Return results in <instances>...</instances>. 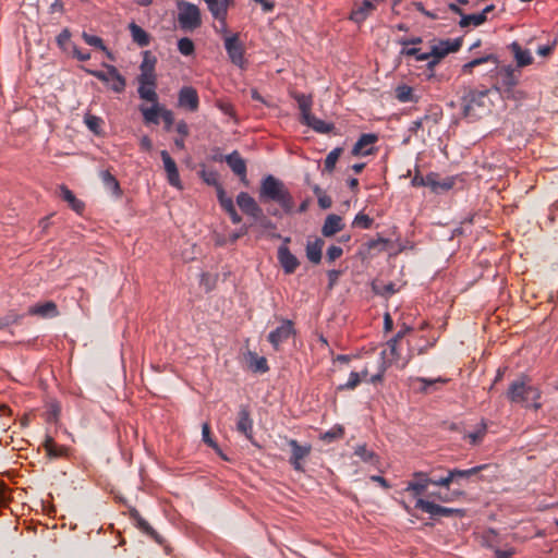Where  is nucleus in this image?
Listing matches in <instances>:
<instances>
[{
  "label": "nucleus",
  "mask_w": 558,
  "mask_h": 558,
  "mask_svg": "<svg viewBox=\"0 0 558 558\" xmlns=\"http://www.w3.org/2000/svg\"><path fill=\"white\" fill-rule=\"evenodd\" d=\"M258 201L267 205L276 203L286 213L290 214L294 208V199L286 184L271 174L263 178L258 191Z\"/></svg>",
  "instance_id": "1"
},
{
  "label": "nucleus",
  "mask_w": 558,
  "mask_h": 558,
  "mask_svg": "<svg viewBox=\"0 0 558 558\" xmlns=\"http://www.w3.org/2000/svg\"><path fill=\"white\" fill-rule=\"evenodd\" d=\"M490 89L483 90L465 88L460 98L461 114L469 122H475L490 112L492 101L488 98Z\"/></svg>",
  "instance_id": "2"
},
{
  "label": "nucleus",
  "mask_w": 558,
  "mask_h": 558,
  "mask_svg": "<svg viewBox=\"0 0 558 558\" xmlns=\"http://www.w3.org/2000/svg\"><path fill=\"white\" fill-rule=\"evenodd\" d=\"M496 70L493 89L498 92L505 99H524V92L517 89V85L521 77V70L515 69L512 65L496 66Z\"/></svg>",
  "instance_id": "3"
},
{
  "label": "nucleus",
  "mask_w": 558,
  "mask_h": 558,
  "mask_svg": "<svg viewBox=\"0 0 558 558\" xmlns=\"http://www.w3.org/2000/svg\"><path fill=\"white\" fill-rule=\"evenodd\" d=\"M541 396V390L530 385L525 377L512 381L507 391V398L511 402L524 403L525 407H533L535 410L542 407V404L537 402Z\"/></svg>",
  "instance_id": "4"
},
{
  "label": "nucleus",
  "mask_w": 558,
  "mask_h": 558,
  "mask_svg": "<svg viewBox=\"0 0 558 558\" xmlns=\"http://www.w3.org/2000/svg\"><path fill=\"white\" fill-rule=\"evenodd\" d=\"M178 22L183 31H194L202 25L201 11L197 5L181 0L178 3Z\"/></svg>",
  "instance_id": "5"
},
{
  "label": "nucleus",
  "mask_w": 558,
  "mask_h": 558,
  "mask_svg": "<svg viewBox=\"0 0 558 558\" xmlns=\"http://www.w3.org/2000/svg\"><path fill=\"white\" fill-rule=\"evenodd\" d=\"M106 71L84 69L86 73L95 76L99 81L107 84L114 93H122L125 89L126 81L118 69L111 64H104Z\"/></svg>",
  "instance_id": "6"
},
{
  "label": "nucleus",
  "mask_w": 558,
  "mask_h": 558,
  "mask_svg": "<svg viewBox=\"0 0 558 558\" xmlns=\"http://www.w3.org/2000/svg\"><path fill=\"white\" fill-rule=\"evenodd\" d=\"M294 324L290 319H281V324L271 330L267 340L272 345L275 351H280L281 345L295 335Z\"/></svg>",
  "instance_id": "7"
},
{
  "label": "nucleus",
  "mask_w": 558,
  "mask_h": 558,
  "mask_svg": "<svg viewBox=\"0 0 558 558\" xmlns=\"http://www.w3.org/2000/svg\"><path fill=\"white\" fill-rule=\"evenodd\" d=\"M415 508L428 513L432 518L464 515V510L462 509L444 507L423 498L416 500Z\"/></svg>",
  "instance_id": "8"
},
{
  "label": "nucleus",
  "mask_w": 558,
  "mask_h": 558,
  "mask_svg": "<svg viewBox=\"0 0 558 558\" xmlns=\"http://www.w3.org/2000/svg\"><path fill=\"white\" fill-rule=\"evenodd\" d=\"M462 45V39L457 38L453 40H441L439 44L434 45L432 47V60L427 63L428 70H434V68L440 62L442 58H445L450 52H456L460 49Z\"/></svg>",
  "instance_id": "9"
},
{
  "label": "nucleus",
  "mask_w": 558,
  "mask_h": 558,
  "mask_svg": "<svg viewBox=\"0 0 558 558\" xmlns=\"http://www.w3.org/2000/svg\"><path fill=\"white\" fill-rule=\"evenodd\" d=\"M489 466V464H482L468 470H446V478L440 480L439 483L442 484L446 488H449L451 483L461 484L462 481L470 480L472 476L480 474L482 471L487 470Z\"/></svg>",
  "instance_id": "10"
},
{
  "label": "nucleus",
  "mask_w": 558,
  "mask_h": 558,
  "mask_svg": "<svg viewBox=\"0 0 558 558\" xmlns=\"http://www.w3.org/2000/svg\"><path fill=\"white\" fill-rule=\"evenodd\" d=\"M286 440L291 448L289 463L295 471H304L303 461L310 456L312 446L310 444L300 445L295 439L286 438Z\"/></svg>",
  "instance_id": "11"
},
{
  "label": "nucleus",
  "mask_w": 558,
  "mask_h": 558,
  "mask_svg": "<svg viewBox=\"0 0 558 558\" xmlns=\"http://www.w3.org/2000/svg\"><path fill=\"white\" fill-rule=\"evenodd\" d=\"M225 48L231 62L239 68H243L245 64L244 47L240 41L238 34L226 37Z\"/></svg>",
  "instance_id": "12"
},
{
  "label": "nucleus",
  "mask_w": 558,
  "mask_h": 558,
  "mask_svg": "<svg viewBox=\"0 0 558 558\" xmlns=\"http://www.w3.org/2000/svg\"><path fill=\"white\" fill-rule=\"evenodd\" d=\"M448 381V378L440 376L437 378L412 377L410 378V386L414 390L427 395L437 391L441 386L446 385Z\"/></svg>",
  "instance_id": "13"
},
{
  "label": "nucleus",
  "mask_w": 558,
  "mask_h": 558,
  "mask_svg": "<svg viewBox=\"0 0 558 558\" xmlns=\"http://www.w3.org/2000/svg\"><path fill=\"white\" fill-rule=\"evenodd\" d=\"M430 481L428 473L422 471L414 472L412 480L407 483L404 490L410 493L417 500L426 492L428 485H430Z\"/></svg>",
  "instance_id": "14"
},
{
  "label": "nucleus",
  "mask_w": 558,
  "mask_h": 558,
  "mask_svg": "<svg viewBox=\"0 0 558 558\" xmlns=\"http://www.w3.org/2000/svg\"><path fill=\"white\" fill-rule=\"evenodd\" d=\"M156 58L150 56L149 51L144 53L143 62L140 66L141 74L137 77L138 83L157 85V75L155 73Z\"/></svg>",
  "instance_id": "15"
},
{
  "label": "nucleus",
  "mask_w": 558,
  "mask_h": 558,
  "mask_svg": "<svg viewBox=\"0 0 558 558\" xmlns=\"http://www.w3.org/2000/svg\"><path fill=\"white\" fill-rule=\"evenodd\" d=\"M236 430L244 435L250 441H253V420L247 405L241 404L236 417Z\"/></svg>",
  "instance_id": "16"
},
{
  "label": "nucleus",
  "mask_w": 558,
  "mask_h": 558,
  "mask_svg": "<svg viewBox=\"0 0 558 558\" xmlns=\"http://www.w3.org/2000/svg\"><path fill=\"white\" fill-rule=\"evenodd\" d=\"M178 104L181 108L187 109L192 112L197 111L199 107V98L195 88L184 86L179 92Z\"/></svg>",
  "instance_id": "17"
},
{
  "label": "nucleus",
  "mask_w": 558,
  "mask_h": 558,
  "mask_svg": "<svg viewBox=\"0 0 558 558\" xmlns=\"http://www.w3.org/2000/svg\"><path fill=\"white\" fill-rule=\"evenodd\" d=\"M378 141V136L373 133L362 134L354 144L351 154L354 157L367 156L374 153V144Z\"/></svg>",
  "instance_id": "18"
},
{
  "label": "nucleus",
  "mask_w": 558,
  "mask_h": 558,
  "mask_svg": "<svg viewBox=\"0 0 558 558\" xmlns=\"http://www.w3.org/2000/svg\"><path fill=\"white\" fill-rule=\"evenodd\" d=\"M160 157L163 162L165 171L167 172L169 184L174 187H181L180 174L175 161L171 158L167 150H161Z\"/></svg>",
  "instance_id": "19"
},
{
  "label": "nucleus",
  "mask_w": 558,
  "mask_h": 558,
  "mask_svg": "<svg viewBox=\"0 0 558 558\" xmlns=\"http://www.w3.org/2000/svg\"><path fill=\"white\" fill-rule=\"evenodd\" d=\"M236 204L244 214L252 218L259 217L263 213V209L259 207L257 202L246 192H241L236 196Z\"/></svg>",
  "instance_id": "20"
},
{
  "label": "nucleus",
  "mask_w": 558,
  "mask_h": 558,
  "mask_svg": "<svg viewBox=\"0 0 558 558\" xmlns=\"http://www.w3.org/2000/svg\"><path fill=\"white\" fill-rule=\"evenodd\" d=\"M211 13L213 17L226 25L228 8L233 4V0H203Z\"/></svg>",
  "instance_id": "21"
},
{
  "label": "nucleus",
  "mask_w": 558,
  "mask_h": 558,
  "mask_svg": "<svg viewBox=\"0 0 558 558\" xmlns=\"http://www.w3.org/2000/svg\"><path fill=\"white\" fill-rule=\"evenodd\" d=\"M27 314L40 318H52L59 315L57 304L53 301L37 303L28 307Z\"/></svg>",
  "instance_id": "22"
},
{
  "label": "nucleus",
  "mask_w": 558,
  "mask_h": 558,
  "mask_svg": "<svg viewBox=\"0 0 558 558\" xmlns=\"http://www.w3.org/2000/svg\"><path fill=\"white\" fill-rule=\"evenodd\" d=\"M278 260L286 274H293L300 265L299 259L290 252L289 247L281 245L278 248Z\"/></svg>",
  "instance_id": "23"
},
{
  "label": "nucleus",
  "mask_w": 558,
  "mask_h": 558,
  "mask_svg": "<svg viewBox=\"0 0 558 558\" xmlns=\"http://www.w3.org/2000/svg\"><path fill=\"white\" fill-rule=\"evenodd\" d=\"M456 180L453 177L440 179L438 173L430 172L427 174V187L434 193L449 191L454 186Z\"/></svg>",
  "instance_id": "24"
},
{
  "label": "nucleus",
  "mask_w": 558,
  "mask_h": 558,
  "mask_svg": "<svg viewBox=\"0 0 558 558\" xmlns=\"http://www.w3.org/2000/svg\"><path fill=\"white\" fill-rule=\"evenodd\" d=\"M373 10H375L373 0H354V8L350 14V20L355 23H362Z\"/></svg>",
  "instance_id": "25"
},
{
  "label": "nucleus",
  "mask_w": 558,
  "mask_h": 558,
  "mask_svg": "<svg viewBox=\"0 0 558 558\" xmlns=\"http://www.w3.org/2000/svg\"><path fill=\"white\" fill-rule=\"evenodd\" d=\"M226 162L231 168L234 174L241 178L242 181L246 178V162L241 157L239 151L234 150L225 157Z\"/></svg>",
  "instance_id": "26"
},
{
  "label": "nucleus",
  "mask_w": 558,
  "mask_h": 558,
  "mask_svg": "<svg viewBox=\"0 0 558 558\" xmlns=\"http://www.w3.org/2000/svg\"><path fill=\"white\" fill-rule=\"evenodd\" d=\"M511 52L513 53L514 60L517 62L515 69H521L523 66L530 65L533 62V57L527 49H522V47L517 43H512L509 46Z\"/></svg>",
  "instance_id": "27"
},
{
  "label": "nucleus",
  "mask_w": 558,
  "mask_h": 558,
  "mask_svg": "<svg viewBox=\"0 0 558 558\" xmlns=\"http://www.w3.org/2000/svg\"><path fill=\"white\" fill-rule=\"evenodd\" d=\"M343 227L342 218L338 215L331 214L327 216L322 228V233L324 236L329 238L335 235L337 232H340Z\"/></svg>",
  "instance_id": "28"
},
{
  "label": "nucleus",
  "mask_w": 558,
  "mask_h": 558,
  "mask_svg": "<svg viewBox=\"0 0 558 558\" xmlns=\"http://www.w3.org/2000/svg\"><path fill=\"white\" fill-rule=\"evenodd\" d=\"M130 517L134 521L137 529L154 538L156 542H161L158 533L149 525L145 519L141 517L140 512L135 508L130 510Z\"/></svg>",
  "instance_id": "29"
},
{
  "label": "nucleus",
  "mask_w": 558,
  "mask_h": 558,
  "mask_svg": "<svg viewBox=\"0 0 558 558\" xmlns=\"http://www.w3.org/2000/svg\"><path fill=\"white\" fill-rule=\"evenodd\" d=\"M301 123L312 128L315 132L320 134H328L335 129L332 123L325 122L316 118L314 114L304 117V120H301Z\"/></svg>",
  "instance_id": "30"
},
{
  "label": "nucleus",
  "mask_w": 558,
  "mask_h": 558,
  "mask_svg": "<svg viewBox=\"0 0 558 558\" xmlns=\"http://www.w3.org/2000/svg\"><path fill=\"white\" fill-rule=\"evenodd\" d=\"M151 104H153L151 107H143L142 106L140 108V111H141L144 122L146 124H149V123L158 124L159 118H160V116L162 113V109H165V107L161 106L158 101L151 102Z\"/></svg>",
  "instance_id": "31"
},
{
  "label": "nucleus",
  "mask_w": 558,
  "mask_h": 558,
  "mask_svg": "<svg viewBox=\"0 0 558 558\" xmlns=\"http://www.w3.org/2000/svg\"><path fill=\"white\" fill-rule=\"evenodd\" d=\"M324 240L320 238L315 239L314 241H308L306 244V257L313 264H319L322 260V251L324 247Z\"/></svg>",
  "instance_id": "32"
},
{
  "label": "nucleus",
  "mask_w": 558,
  "mask_h": 558,
  "mask_svg": "<svg viewBox=\"0 0 558 558\" xmlns=\"http://www.w3.org/2000/svg\"><path fill=\"white\" fill-rule=\"evenodd\" d=\"M368 375V369L365 367L361 372H351L349 379L347 383L338 386L337 390H354L363 379H366Z\"/></svg>",
  "instance_id": "33"
},
{
  "label": "nucleus",
  "mask_w": 558,
  "mask_h": 558,
  "mask_svg": "<svg viewBox=\"0 0 558 558\" xmlns=\"http://www.w3.org/2000/svg\"><path fill=\"white\" fill-rule=\"evenodd\" d=\"M129 29L131 32L132 40L140 47H147L150 44L149 34L137 24L131 23L129 25Z\"/></svg>",
  "instance_id": "34"
},
{
  "label": "nucleus",
  "mask_w": 558,
  "mask_h": 558,
  "mask_svg": "<svg viewBox=\"0 0 558 558\" xmlns=\"http://www.w3.org/2000/svg\"><path fill=\"white\" fill-rule=\"evenodd\" d=\"M43 447L50 459L61 458L65 454L66 448L54 442L51 436H46Z\"/></svg>",
  "instance_id": "35"
},
{
  "label": "nucleus",
  "mask_w": 558,
  "mask_h": 558,
  "mask_svg": "<svg viewBox=\"0 0 558 558\" xmlns=\"http://www.w3.org/2000/svg\"><path fill=\"white\" fill-rule=\"evenodd\" d=\"M59 195L62 199L69 203L70 207L76 211L81 213L84 209V203L75 197L73 192L69 190L65 185H61L59 187Z\"/></svg>",
  "instance_id": "36"
},
{
  "label": "nucleus",
  "mask_w": 558,
  "mask_h": 558,
  "mask_svg": "<svg viewBox=\"0 0 558 558\" xmlns=\"http://www.w3.org/2000/svg\"><path fill=\"white\" fill-rule=\"evenodd\" d=\"M399 356L397 339H390L387 342L386 349L381 351V361H386V365L389 366L396 362Z\"/></svg>",
  "instance_id": "37"
},
{
  "label": "nucleus",
  "mask_w": 558,
  "mask_h": 558,
  "mask_svg": "<svg viewBox=\"0 0 558 558\" xmlns=\"http://www.w3.org/2000/svg\"><path fill=\"white\" fill-rule=\"evenodd\" d=\"M258 225V227L263 230V232L267 233V236L270 239H280V234L276 233V225L267 218L264 213L260 214L259 217L254 218Z\"/></svg>",
  "instance_id": "38"
},
{
  "label": "nucleus",
  "mask_w": 558,
  "mask_h": 558,
  "mask_svg": "<svg viewBox=\"0 0 558 558\" xmlns=\"http://www.w3.org/2000/svg\"><path fill=\"white\" fill-rule=\"evenodd\" d=\"M100 178H101V181H102L105 187L108 191H110L117 197L121 196L122 192H121L120 184H119L118 180L108 170L101 171Z\"/></svg>",
  "instance_id": "39"
},
{
  "label": "nucleus",
  "mask_w": 558,
  "mask_h": 558,
  "mask_svg": "<svg viewBox=\"0 0 558 558\" xmlns=\"http://www.w3.org/2000/svg\"><path fill=\"white\" fill-rule=\"evenodd\" d=\"M140 86L137 88V93L141 99L149 101V102H156L158 101V94L156 92L157 85H149V84H143L138 83Z\"/></svg>",
  "instance_id": "40"
},
{
  "label": "nucleus",
  "mask_w": 558,
  "mask_h": 558,
  "mask_svg": "<svg viewBox=\"0 0 558 558\" xmlns=\"http://www.w3.org/2000/svg\"><path fill=\"white\" fill-rule=\"evenodd\" d=\"M250 367L256 373H266L269 367L267 360L264 356H258L256 353L250 352Z\"/></svg>",
  "instance_id": "41"
},
{
  "label": "nucleus",
  "mask_w": 558,
  "mask_h": 558,
  "mask_svg": "<svg viewBox=\"0 0 558 558\" xmlns=\"http://www.w3.org/2000/svg\"><path fill=\"white\" fill-rule=\"evenodd\" d=\"M487 21V17L484 14H464L462 15V19L459 22L460 27H469L471 25L473 26H480L484 24Z\"/></svg>",
  "instance_id": "42"
},
{
  "label": "nucleus",
  "mask_w": 558,
  "mask_h": 558,
  "mask_svg": "<svg viewBox=\"0 0 558 558\" xmlns=\"http://www.w3.org/2000/svg\"><path fill=\"white\" fill-rule=\"evenodd\" d=\"M295 100L301 111V120H304V117L312 114V98L310 96L298 94L295 96Z\"/></svg>",
  "instance_id": "43"
},
{
  "label": "nucleus",
  "mask_w": 558,
  "mask_h": 558,
  "mask_svg": "<svg viewBox=\"0 0 558 558\" xmlns=\"http://www.w3.org/2000/svg\"><path fill=\"white\" fill-rule=\"evenodd\" d=\"M354 454L359 457L362 461L367 463H376L377 456L374 451L367 449L366 445H359L354 449Z\"/></svg>",
  "instance_id": "44"
},
{
  "label": "nucleus",
  "mask_w": 558,
  "mask_h": 558,
  "mask_svg": "<svg viewBox=\"0 0 558 558\" xmlns=\"http://www.w3.org/2000/svg\"><path fill=\"white\" fill-rule=\"evenodd\" d=\"M489 61H492L494 63H497V58L494 54H487L485 57L473 59L472 61L465 63L462 66V72L465 73V74H471L472 70L475 66H478V65H481L483 63H486V62H489Z\"/></svg>",
  "instance_id": "45"
},
{
  "label": "nucleus",
  "mask_w": 558,
  "mask_h": 558,
  "mask_svg": "<svg viewBox=\"0 0 558 558\" xmlns=\"http://www.w3.org/2000/svg\"><path fill=\"white\" fill-rule=\"evenodd\" d=\"M342 153H343V148L342 147H336L335 149H332L326 156V159H325V162H324V167H325L326 171H328V172H332L333 171V169L336 167V163H337V161L340 158Z\"/></svg>",
  "instance_id": "46"
},
{
  "label": "nucleus",
  "mask_w": 558,
  "mask_h": 558,
  "mask_svg": "<svg viewBox=\"0 0 558 558\" xmlns=\"http://www.w3.org/2000/svg\"><path fill=\"white\" fill-rule=\"evenodd\" d=\"M344 435V428L340 425H336L329 430L322 434L320 439L325 442H332L333 440L341 439Z\"/></svg>",
  "instance_id": "47"
},
{
  "label": "nucleus",
  "mask_w": 558,
  "mask_h": 558,
  "mask_svg": "<svg viewBox=\"0 0 558 558\" xmlns=\"http://www.w3.org/2000/svg\"><path fill=\"white\" fill-rule=\"evenodd\" d=\"M486 435V424H482L476 430L466 433L464 435V439H466L471 445H478L482 442L484 436Z\"/></svg>",
  "instance_id": "48"
},
{
  "label": "nucleus",
  "mask_w": 558,
  "mask_h": 558,
  "mask_svg": "<svg viewBox=\"0 0 558 558\" xmlns=\"http://www.w3.org/2000/svg\"><path fill=\"white\" fill-rule=\"evenodd\" d=\"M396 98L401 102L413 100V89L408 85H401L396 88Z\"/></svg>",
  "instance_id": "49"
},
{
  "label": "nucleus",
  "mask_w": 558,
  "mask_h": 558,
  "mask_svg": "<svg viewBox=\"0 0 558 558\" xmlns=\"http://www.w3.org/2000/svg\"><path fill=\"white\" fill-rule=\"evenodd\" d=\"M374 220L368 215H365L363 213H359L353 222V227L362 228V229H369L373 225Z\"/></svg>",
  "instance_id": "50"
},
{
  "label": "nucleus",
  "mask_w": 558,
  "mask_h": 558,
  "mask_svg": "<svg viewBox=\"0 0 558 558\" xmlns=\"http://www.w3.org/2000/svg\"><path fill=\"white\" fill-rule=\"evenodd\" d=\"M85 124L87 128L95 134L100 133V126L102 124V120L99 117L93 116V114H86L85 116Z\"/></svg>",
  "instance_id": "51"
},
{
  "label": "nucleus",
  "mask_w": 558,
  "mask_h": 558,
  "mask_svg": "<svg viewBox=\"0 0 558 558\" xmlns=\"http://www.w3.org/2000/svg\"><path fill=\"white\" fill-rule=\"evenodd\" d=\"M82 38L84 39V41L87 45H89L92 47L98 48V49L104 50V51L107 50L106 46L104 45V40L100 37H98V36L90 35V34L84 32L82 34Z\"/></svg>",
  "instance_id": "52"
},
{
  "label": "nucleus",
  "mask_w": 558,
  "mask_h": 558,
  "mask_svg": "<svg viewBox=\"0 0 558 558\" xmlns=\"http://www.w3.org/2000/svg\"><path fill=\"white\" fill-rule=\"evenodd\" d=\"M22 318V315L11 311L3 317H0V329H3L10 325L17 324Z\"/></svg>",
  "instance_id": "53"
},
{
  "label": "nucleus",
  "mask_w": 558,
  "mask_h": 558,
  "mask_svg": "<svg viewBox=\"0 0 558 558\" xmlns=\"http://www.w3.org/2000/svg\"><path fill=\"white\" fill-rule=\"evenodd\" d=\"M178 49L183 56H190L194 52V44L190 38L184 37L179 39Z\"/></svg>",
  "instance_id": "54"
},
{
  "label": "nucleus",
  "mask_w": 558,
  "mask_h": 558,
  "mask_svg": "<svg viewBox=\"0 0 558 558\" xmlns=\"http://www.w3.org/2000/svg\"><path fill=\"white\" fill-rule=\"evenodd\" d=\"M217 196H218V201L220 203V206L225 210L231 209L234 206L232 198H230V197H228L226 195V192H225L222 186H218Z\"/></svg>",
  "instance_id": "55"
},
{
  "label": "nucleus",
  "mask_w": 558,
  "mask_h": 558,
  "mask_svg": "<svg viewBox=\"0 0 558 558\" xmlns=\"http://www.w3.org/2000/svg\"><path fill=\"white\" fill-rule=\"evenodd\" d=\"M202 437L203 441L207 444L209 447L215 449L218 447L216 441L210 436V426L208 423H204L202 426Z\"/></svg>",
  "instance_id": "56"
},
{
  "label": "nucleus",
  "mask_w": 558,
  "mask_h": 558,
  "mask_svg": "<svg viewBox=\"0 0 558 558\" xmlns=\"http://www.w3.org/2000/svg\"><path fill=\"white\" fill-rule=\"evenodd\" d=\"M343 254V250L340 246L331 245L326 253V258L329 263H333L336 259L340 258Z\"/></svg>",
  "instance_id": "57"
},
{
  "label": "nucleus",
  "mask_w": 558,
  "mask_h": 558,
  "mask_svg": "<svg viewBox=\"0 0 558 558\" xmlns=\"http://www.w3.org/2000/svg\"><path fill=\"white\" fill-rule=\"evenodd\" d=\"M71 33L68 28H64L58 36H57V44L62 49H66V45L70 43Z\"/></svg>",
  "instance_id": "58"
},
{
  "label": "nucleus",
  "mask_w": 558,
  "mask_h": 558,
  "mask_svg": "<svg viewBox=\"0 0 558 558\" xmlns=\"http://www.w3.org/2000/svg\"><path fill=\"white\" fill-rule=\"evenodd\" d=\"M160 118L165 122V129L167 131H170V129L174 122V117H173L172 111L165 107V109H162V113H161Z\"/></svg>",
  "instance_id": "59"
},
{
  "label": "nucleus",
  "mask_w": 558,
  "mask_h": 558,
  "mask_svg": "<svg viewBox=\"0 0 558 558\" xmlns=\"http://www.w3.org/2000/svg\"><path fill=\"white\" fill-rule=\"evenodd\" d=\"M203 179L208 185H213L218 190L221 184L218 181V174L214 171L203 172Z\"/></svg>",
  "instance_id": "60"
},
{
  "label": "nucleus",
  "mask_w": 558,
  "mask_h": 558,
  "mask_svg": "<svg viewBox=\"0 0 558 558\" xmlns=\"http://www.w3.org/2000/svg\"><path fill=\"white\" fill-rule=\"evenodd\" d=\"M387 367H388V365H386V361H381V362H380V365H379L378 373H377V374H375V375H373V376L368 379V381H369L371 384H377V383L383 381V379H384V374H385V372H386Z\"/></svg>",
  "instance_id": "61"
},
{
  "label": "nucleus",
  "mask_w": 558,
  "mask_h": 558,
  "mask_svg": "<svg viewBox=\"0 0 558 558\" xmlns=\"http://www.w3.org/2000/svg\"><path fill=\"white\" fill-rule=\"evenodd\" d=\"M461 495H462L461 492H456V490L447 492L445 494L441 493V495H438V500L442 501V502H451V501L456 500Z\"/></svg>",
  "instance_id": "62"
},
{
  "label": "nucleus",
  "mask_w": 558,
  "mask_h": 558,
  "mask_svg": "<svg viewBox=\"0 0 558 558\" xmlns=\"http://www.w3.org/2000/svg\"><path fill=\"white\" fill-rule=\"evenodd\" d=\"M327 275L329 279L328 288L332 289L335 284L338 282L339 277L341 276V270L331 269L328 271Z\"/></svg>",
  "instance_id": "63"
},
{
  "label": "nucleus",
  "mask_w": 558,
  "mask_h": 558,
  "mask_svg": "<svg viewBox=\"0 0 558 558\" xmlns=\"http://www.w3.org/2000/svg\"><path fill=\"white\" fill-rule=\"evenodd\" d=\"M514 555V549L509 548L506 550L501 549H495V557L494 558H511Z\"/></svg>",
  "instance_id": "64"
}]
</instances>
